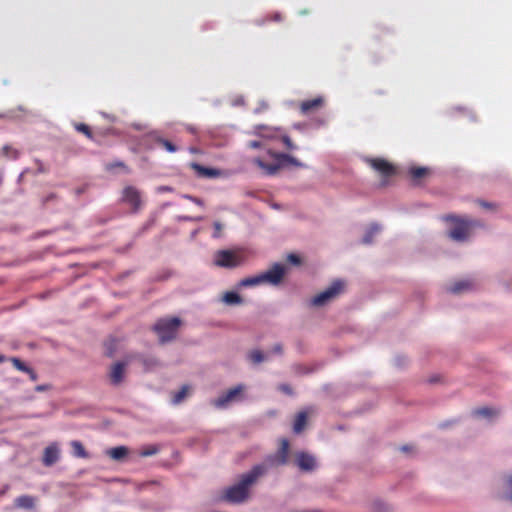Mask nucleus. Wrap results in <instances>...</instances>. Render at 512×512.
Instances as JSON below:
<instances>
[{
    "mask_svg": "<svg viewBox=\"0 0 512 512\" xmlns=\"http://www.w3.org/2000/svg\"><path fill=\"white\" fill-rule=\"evenodd\" d=\"M10 361L13 364V366L19 371L27 373L28 370L30 369L29 366H27L22 360H20L17 357H12Z\"/></svg>",
    "mask_w": 512,
    "mask_h": 512,
    "instance_id": "2f4dec72",
    "label": "nucleus"
},
{
    "mask_svg": "<svg viewBox=\"0 0 512 512\" xmlns=\"http://www.w3.org/2000/svg\"><path fill=\"white\" fill-rule=\"evenodd\" d=\"M249 359L255 363V364H259L261 363L262 361H264L265 359V356L264 354L260 351V350H253L249 353Z\"/></svg>",
    "mask_w": 512,
    "mask_h": 512,
    "instance_id": "473e14b6",
    "label": "nucleus"
},
{
    "mask_svg": "<svg viewBox=\"0 0 512 512\" xmlns=\"http://www.w3.org/2000/svg\"><path fill=\"white\" fill-rule=\"evenodd\" d=\"M74 127L78 132L83 133L87 138L93 139L92 131L87 124L76 123Z\"/></svg>",
    "mask_w": 512,
    "mask_h": 512,
    "instance_id": "cd10ccee",
    "label": "nucleus"
},
{
    "mask_svg": "<svg viewBox=\"0 0 512 512\" xmlns=\"http://www.w3.org/2000/svg\"><path fill=\"white\" fill-rule=\"evenodd\" d=\"M282 142L288 150H295L297 147L293 144L291 138L287 135L282 137Z\"/></svg>",
    "mask_w": 512,
    "mask_h": 512,
    "instance_id": "c9c22d12",
    "label": "nucleus"
},
{
    "mask_svg": "<svg viewBox=\"0 0 512 512\" xmlns=\"http://www.w3.org/2000/svg\"><path fill=\"white\" fill-rule=\"evenodd\" d=\"M306 423H307L306 412H299L296 415L294 423H293V431L297 434L301 433L304 430Z\"/></svg>",
    "mask_w": 512,
    "mask_h": 512,
    "instance_id": "aec40b11",
    "label": "nucleus"
},
{
    "mask_svg": "<svg viewBox=\"0 0 512 512\" xmlns=\"http://www.w3.org/2000/svg\"><path fill=\"white\" fill-rule=\"evenodd\" d=\"M157 191L160 192V193H163V192H172L173 191V188L170 187V186H159L157 188Z\"/></svg>",
    "mask_w": 512,
    "mask_h": 512,
    "instance_id": "c03bdc74",
    "label": "nucleus"
},
{
    "mask_svg": "<svg viewBox=\"0 0 512 512\" xmlns=\"http://www.w3.org/2000/svg\"><path fill=\"white\" fill-rule=\"evenodd\" d=\"M227 305H239L243 302L241 296L233 291L226 292L222 298Z\"/></svg>",
    "mask_w": 512,
    "mask_h": 512,
    "instance_id": "412c9836",
    "label": "nucleus"
},
{
    "mask_svg": "<svg viewBox=\"0 0 512 512\" xmlns=\"http://www.w3.org/2000/svg\"><path fill=\"white\" fill-rule=\"evenodd\" d=\"M288 261L293 263V264H300L301 262V259L298 255L296 254H289L288 256Z\"/></svg>",
    "mask_w": 512,
    "mask_h": 512,
    "instance_id": "ea45409f",
    "label": "nucleus"
},
{
    "mask_svg": "<svg viewBox=\"0 0 512 512\" xmlns=\"http://www.w3.org/2000/svg\"><path fill=\"white\" fill-rule=\"evenodd\" d=\"M157 143L170 153L177 151V147L171 141H169L167 139L159 138V139H157Z\"/></svg>",
    "mask_w": 512,
    "mask_h": 512,
    "instance_id": "7c9ffc66",
    "label": "nucleus"
},
{
    "mask_svg": "<svg viewBox=\"0 0 512 512\" xmlns=\"http://www.w3.org/2000/svg\"><path fill=\"white\" fill-rule=\"evenodd\" d=\"M375 509L376 512H391V510L388 507L379 503L375 504Z\"/></svg>",
    "mask_w": 512,
    "mask_h": 512,
    "instance_id": "a19ab883",
    "label": "nucleus"
},
{
    "mask_svg": "<svg viewBox=\"0 0 512 512\" xmlns=\"http://www.w3.org/2000/svg\"><path fill=\"white\" fill-rule=\"evenodd\" d=\"M129 453V449L125 446H117L107 451V455L116 461L123 460Z\"/></svg>",
    "mask_w": 512,
    "mask_h": 512,
    "instance_id": "f3484780",
    "label": "nucleus"
},
{
    "mask_svg": "<svg viewBox=\"0 0 512 512\" xmlns=\"http://www.w3.org/2000/svg\"><path fill=\"white\" fill-rule=\"evenodd\" d=\"M190 152L191 153H198V149L197 148H190Z\"/></svg>",
    "mask_w": 512,
    "mask_h": 512,
    "instance_id": "4d7b16f0",
    "label": "nucleus"
},
{
    "mask_svg": "<svg viewBox=\"0 0 512 512\" xmlns=\"http://www.w3.org/2000/svg\"><path fill=\"white\" fill-rule=\"evenodd\" d=\"M214 264L222 268H235L244 261L242 254L235 250H219L214 255Z\"/></svg>",
    "mask_w": 512,
    "mask_h": 512,
    "instance_id": "39448f33",
    "label": "nucleus"
},
{
    "mask_svg": "<svg viewBox=\"0 0 512 512\" xmlns=\"http://www.w3.org/2000/svg\"><path fill=\"white\" fill-rule=\"evenodd\" d=\"M428 173V169L424 167H413L410 169V175L414 179H420Z\"/></svg>",
    "mask_w": 512,
    "mask_h": 512,
    "instance_id": "c756f323",
    "label": "nucleus"
},
{
    "mask_svg": "<svg viewBox=\"0 0 512 512\" xmlns=\"http://www.w3.org/2000/svg\"><path fill=\"white\" fill-rule=\"evenodd\" d=\"M7 489H8V487H5L3 490H1V491H0V496H1V495H4Z\"/></svg>",
    "mask_w": 512,
    "mask_h": 512,
    "instance_id": "13d9d810",
    "label": "nucleus"
},
{
    "mask_svg": "<svg viewBox=\"0 0 512 512\" xmlns=\"http://www.w3.org/2000/svg\"><path fill=\"white\" fill-rule=\"evenodd\" d=\"M189 391H190V386L183 385L179 391L173 393L172 403L174 405L180 404L187 397Z\"/></svg>",
    "mask_w": 512,
    "mask_h": 512,
    "instance_id": "5701e85b",
    "label": "nucleus"
},
{
    "mask_svg": "<svg viewBox=\"0 0 512 512\" xmlns=\"http://www.w3.org/2000/svg\"><path fill=\"white\" fill-rule=\"evenodd\" d=\"M115 168H121V169L125 170L126 172H129V169L127 168L125 163L122 161H114V162L107 163L105 165V169L107 171H113Z\"/></svg>",
    "mask_w": 512,
    "mask_h": 512,
    "instance_id": "72a5a7b5",
    "label": "nucleus"
},
{
    "mask_svg": "<svg viewBox=\"0 0 512 512\" xmlns=\"http://www.w3.org/2000/svg\"><path fill=\"white\" fill-rule=\"evenodd\" d=\"M60 457V450L56 443L47 446L43 453L42 462L45 466L49 467L55 464Z\"/></svg>",
    "mask_w": 512,
    "mask_h": 512,
    "instance_id": "2eb2a0df",
    "label": "nucleus"
},
{
    "mask_svg": "<svg viewBox=\"0 0 512 512\" xmlns=\"http://www.w3.org/2000/svg\"><path fill=\"white\" fill-rule=\"evenodd\" d=\"M113 352H114L113 348L109 347V348H108V355H109V356H112V355H113Z\"/></svg>",
    "mask_w": 512,
    "mask_h": 512,
    "instance_id": "864d4df0",
    "label": "nucleus"
},
{
    "mask_svg": "<svg viewBox=\"0 0 512 512\" xmlns=\"http://www.w3.org/2000/svg\"><path fill=\"white\" fill-rule=\"evenodd\" d=\"M282 351H283V348L280 343L275 344L272 348V352L275 354H282Z\"/></svg>",
    "mask_w": 512,
    "mask_h": 512,
    "instance_id": "79ce46f5",
    "label": "nucleus"
},
{
    "mask_svg": "<svg viewBox=\"0 0 512 512\" xmlns=\"http://www.w3.org/2000/svg\"><path fill=\"white\" fill-rule=\"evenodd\" d=\"M159 452V448L158 446L156 445H149V446H146L144 448H142L139 452V455L141 457H148V456H152V455H155Z\"/></svg>",
    "mask_w": 512,
    "mask_h": 512,
    "instance_id": "bb28decb",
    "label": "nucleus"
},
{
    "mask_svg": "<svg viewBox=\"0 0 512 512\" xmlns=\"http://www.w3.org/2000/svg\"><path fill=\"white\" fill-rule=\"evenodd\" d=\"M343 290L344 282L341 280H335L327 289L314 296L310 300V305L315 307L323 306L336 298Z\"/></svg>",
    "mask_w": 512,
    "mask_h": 512,
    "instance_id": "423d86ee",
    "label": "nucleus"
},
{
    "mask_svg": "<svg viewBox=\"0 0 512 512\" xmlns=\"http://www.w3.org/2000/svg\"><path fill=\"white\" fill-rule=\"evenodd\" d=\"M278 389L288 395H292L293 394V390L292 388L290 387V385L288 384H280L278 386Z\"/></svg>",
    "mask_w": 512,
    "mask_h": 512,
    "instance_id": "4c0bfd02",
    "label": "nucleus"
},
{
    "mask_svg": "<svg viewBox=\"0 0 512 512\" xmlns=\"http://www.w3.org/2000/svg\"><path fill=\"white\" fill-rule=\"evenodd\" d=\"M272 19L275 20V21H281L282 20V15L280 13H275L273 15Z\"/></svg>",
    "mask_w": 512,
    "mask_h": 512,
    "instance_id": "8fccbe9b",
    "label": "nucleus"
},
{
    "mask_svg": "<svg viewBox=\"0 0 512 512\" xmlns=\"http://www.w3.org/2000/svg\"><path fill=\"white\" fill-rule=\"evenodd\" d=\"M324 106V98L317 96L313 99L304 100L299 103V110L301 114L308 115L310 113L320 110Z\"/></svg>",
    "mask_w": 512,
    "mask_h": 512,
    "instance_id": "9b49d317",
    "label": "nucleus"
},
{
    "mask_svg": "<svg viewBox=\"0 0 512 512\" xmlns=\"http://www.w3.org/2000/svg\"><path fill=\"white\" fill-rule=\"evenodd\" d=\"M381 230V227L378 224H371L369 228L367 229L364 237H363V243L365 244H371L373 241V237L379 233Z\"/></svg>",
    "mask_w": 512,
    "mask_h": 512,
    "instance_id": "b1692460",
    "label": "nucleus"
},
{
    "mask_svg": "<svg viewBox=\"0 0 512 512\" xmlns=\"http://www.w3.org/2000/svg\"><path fill=\"white\" fill-rule=\"evenodd\" d=\"M509 498H510V500L512 501V491H511V494H510Z\"/></svg>",
    "mask_w": 512,
    "mask_h": 512,
    "instance_id": "052dcab7",
    "label": "nucleus"
},
{
    "mask_svg": "<svg viewBox=\"0 0 512 512\" xmlns=\"http://www.w3.org/2000/svg\"><path fill=\"white\" fill-rule=\"evenodd\" d=\"M181 321L177 317L170 319H159L154 325V331L157 333L161 343L173 340L176 335Z\"/></svg>",
    "mask_w": 512,
    "mask_h": 512,
    "instance_id": "20e7f679",
    "label": "nucleus"
},
{
    "mask_svg": "<svg viewBox=\"0 0 512 512\" xmlns=\"http://www.w3.org/2000/svg\"><path fill=\"white\" fill-rule=\"evenodd\" d=\"M6 360V357L4 355H0V363H3Z\"/></svg>",
    "mask_w": 512,
    "mask_h": 512,
    "instance_id": "6e6d98bb",
    "label": "nucleus"
},
{
    "mask_svg": "<svg viewBox=\"0 0 512 512\" xmlns=\"http://www.w3.org/2000/svg\"><path fill=\"white\" fill-rule=\"evenodd\" d=\"M189 167L199 178H217L222 175L221 170L211 167H204L196 162H191Z\"/></svg>",
    "mask_w": 512,
    "mask_h": 512,
    "instance_id": "ddd939ff",
    "label": "nucleus"
},
{
    "mask_svg": "<svg viewBox=\"0 0 512 512\" xmlns=\"http://www.w3.org/2000/svg\"><path fill=\"white\" fill-rule=\"evenodd\" d=\"M72 453L77 458H89L88 452L85 450L83 444L78 440H73L71 443Z\"/></svg>",
    "mask_w": 512,
    "mask_h": 512,
    "instance_id": "6ab92c4d",
    "label": "nucleus"
},
{
    "mask_svg": "<svg viewBox=\"0 0 512 512\" xmlns=\"http://www.w3.org/2000/svg\"><path fill=\"white\" fill-rule=\"evenodd\" d=\"M125 367L126 363L124 362H117L112 365L109 378L113 385H118L123 381L125 376Z\"/></svg>",
    "mask_w": 512,
    "mask_h": 512,
    "instance_id": "dca6fc26",
    "label": "nucleus"
},
{
    "mask_svg": "<svg viewBox=\"0 0 512 512\" xmlns=\"http://www.w3.org/2000/svg\"><path fill=\"white\" fill-rule=\"evenodd\" d=\"M15 506L22 509H32L35 506V498L30 495H22L15 499Z\"/></svg>",
    "mask_w": 512,
    "mask_h": 512,
    "instance_id": "a211bd4d",
    "label": "nucleus"
},
{
    "mask_svg": "<svg viewBox=\"0 0 512 512\" xmlns=\"http://www.w3.org/2000/svg\"><path fill=\"white\" fill-rule=\"evenodd\" d=\"M295 463L300 470L306 472L312 471L316 468V459L306 452L296 453Z\"/></svg>",
    "mask_w": 512,
    "mask_h": 512,
    "instance_id": "f8f14e48",
    "label": "nucleus"
},
{
    "mask_svg": "<svg viewBox=\"0 0 512 512\" xmlns=\"http://www.w3.org/2000/svg\"><path fill=\"white\" fill-rule=\"evenodd\" d=\"M183 198L195 203L196 205L198 206H204V202L202 199L198 198V197H195V196H192V195H188V194H184L182 195Z\"/></svg>",
    "mask_w": 512,
    "mask_h": 512,
    "instance_id": "e433bc0d",
    "label": "nucleus"
},
{
    "mask_svg": "<svg viewBox=\"0 0 512 512\" xmlns=\"http://www.w3.org/2000/svg\"><path fill=\"white\" fill-rule=\"evenodd\" d=\"M184 220H194V218L191 217H184ZM201 218H195V220H200Z\"/></svg>",
    "mask_w": 512,
    "mask_h": 512,
    "instance_id": "5fc2aeb1",
    "label": "nucleus"
},
{
    "mask_svg": "<svg viewBox=\"0 0 512 512\" xmlns=\"http://www.w3.org/2000/svg\"><path fill=\"white\" fill-rule=\"evenodd\" d=\"M508 482H509L510 488L512 489V476L509 478Z\"/></svg>",
    "mask_w": 512,
    "mask_h": 512,
    "instance_id": "bf43d9fd",
    "label": "nucleus"
},
{
    "mask_svg": "<svg viewBox=\"0 0 512 512\" xmlns=\"http://www.w3.org/2000/svg\"><path fill=\"white\" fill-rule=\"evenodd\" d=\"M443 219L454 223L453 228L448 233L451 239L463 242L469 238L471 228L474 224L472 221H468L455 215H446Z\"/></svg>",
    "mask_w": 512,
    "mask_h": 512,
    "instance_id": "7ed1b4c3",
    "label": "nucleus"
},
{
    "mask_svg": "<svg viewBox=\"0 0 512 512\" xmlns=\"http://www.w3.org/2000/svg\"><path fill=\"white\" fill-rule=\"evenodd\" d=\"M261 146H262V144L260 141H250L248 143V147L253 148V149L260 148Z\"/></svg>",
    "mask_w": 512,
    "mask_h": 512,
    "instance_id": "a18cd8bd",
    "label": "nucleus"
},
{
    "mask_svg": "<svg viewBox=\"0 0 512 512\" xmlns=\"http://www.w3.org/2000/svg\"><path fill=\"white\" fill-rule=\"evenodd\" d=\"M263 130H269V128L267 126H264V125H258V126H255V133L258 134V135H261V136H270L269 134H265L264 132H262Z\"/></svg>",
    "mask_w": 512,
    "mask_h": 512,
    "instance_id": "58836bf2",
    "label": "nucleus"
},
{
    "mask_svg": "<svg viewBox=\"0 0 512 512\" xmlns=\"http://www.w3.org/2000/svg\"><path fill=\"white\" fill-rule=\"evenodd\" d=\"M143 364L147 367V369L151 368L152 366H155L157 364V361L155 359L151 360H144Z\"/></svg>",
    "mask_w": 512,
    "mask_h": 512,
    "instance_id": "37998d69",
    "label": "nucleus"
},
{
    "mask_svg": "<svg viewBox=\"0 0 512 512\" xmlns=\"http://www.w3.org/2000/svg\"><path fill=\"white\" fill-rule=\"evenodd\" d=\"M284 273L285 267L282 264L276 263L271 267V269L262 273L261 275L264 283L277 285L282 281Z\"/></svg>",
    "mask_w": 512,
    "mask_h": 512,
    "instance_id": "9d476101",
    "label": "nucleus"
},
{
    "mask_svg": "<svg viewBox=\"0 0 512 512\" xmlns=\"http://www.w3.org/2000/svg\"><path fill=\"white\" fill-rule=\"evenodd\" d=\"M186 130L188 132H190L191 134H196L197 133V128L192 126V125H186Z\"/></svg>",
    "mask_w": 512,
    "mask_h": 512,
    "instance_id": "de8ad7c7",
    "label": "nucleus"
},
{
    "mask_svg": "<svg viewBox=\"0 0 512 512\" xmlns=\"http://www.w3.org/2000/svg\"><path fill=\"white\" fill-rule=\"evenodd\" d=\"M266 473L264 465H255L248 473L241 476L240 481L229 487L225 493V500L233 503H241L245 501L249 494V487L256 480Z\"/></svg>",
    "mask_w": 512,
    "mask_h": 512,
    "instance_id": "f257e3e1",
    "label": "nucleus"
},
{
    "mask_svg": "<svg viewBox=\"0 0 512 512\" xmlns=\"http://www.w3.org/2000/svg\"><path fill=\"white\" fill-rule=\"evenodd\" d=\"M36 390L37 391H44L45 390V386H43V385L37 386Z\"/></svg>",
    "mask_w": 512,
    "mask_h": 512,
    "instance_id": "3c124183",
    "label": "nucleus"
},
{
    "mask_svg": "<svg viewBox=\"0 0 512 512\" xmlns=\"http://www.w3.org/2000/svg\"><path fill=\"white\" fill-rule=\"evenodd\" d=\"M122 202L130 205L133 212H137L141 207V193L134 186H126L122 191Z\"/></svg>",
    "mask_w": 512,
    "mask_h": 512,
    "instance_id": "6e6552de",
    "label": "nucleus"
},
{
    "mask_svg": "<svg viewBox=\"0 0 512 512\" xmlns=\"http://www.w3.org/2000/svg\"><path fill=\"white\" fill-rule=\"evenodd\" d=\"M272 157V162H266L264 159L257 157L253 160L254 164H256L264 174L268 176L275 175L282 167L286 165H294L297 167H303V163H301L295 157L285 154V153H269Z\"/></svg>",
    "mask_w": 512,
    "mask_h": 512,
    "instance_id": "f03ea898",
    "label": "nucleus"
},
{
    "mask_svg": "<svg viewBox=\"0 0 512 512\" xmlns=\"http://www.w3.org/2000/svg\"><path fill=\"white\" fill-rule=\"evenodd\" d=\"M27 374L29 375V377H30V379H31L32 381H36V380H37V378H38L37 374L35 373V371H34L32 368H30V369L28 370Z\"/></svg>",
    "mask_w": 512,
    "mask_h": 512,
    "instance_id": "49530a36",
    "label": "nucleus"
},
{
    "mask_svg": "<svg viewBox=\"0 0 512 512\" xmlns=\"http://www.w3.org/2000/svg\"><path fill=\"white\" fill-rule=\"evenodd\" d=\"M368 164L376 170L382 177L388 178L395 174L396 169L387 160L383 158H370L367 160Z\"/></svg>",
    "mask_w": 512,
    "mask_h": 512,
    "instance_id": "1a4fd4ad",
    "label": "nucleus"
},
{
    "mask_svg": "<svg viewBox=\"0 0 512 512\" xmlns=\"http://www.w3.org/2000/svg\"><path fill=\"white\" fill-rule=\"evenodd\" d=\"M479 204L484 207V208H491L492 207V204L490 203H487L485 201H479Z\"/></svg>",
    "mask_w": 512,
    "mask_h": 512,
    "instance_id": "09e8293b",
    "label": "nucleus"
},
{
    "mask_svg": "<svg viewBox=\"0 0 512 512\" xmlns=\"http://www.w3.org/2000/svg\"><path fill=\"white\" fill-rule=\"evenodd\" d=\"M242 392V386H236L229 389L225 394L221 395L213 401V405L217 408H224L229 402L234 400Z\"/></svg>",
    "mask_w": 512,
    "mask_h": 512,
    "instance_id": "4468645a",
    "label": "nucleus"
},
{
    "mask_svg": "<svg viewBox=\"0 0 512 512\" xmlns=\"http://www.w3.org/2000/svg\"><path fill=\"white\" fill-rule=\"evenodd\" d=\"M400 449H401V451H403V452H407V451H409V447H408V446H406V445L402 446Z\"/></svg>",
    "mask_w": 512,
    "mask_h": 512,
    "instance_id": "603ef678",
    "label": "nucleus"
},
{
    "mask_svg": "<svg viewBox=\"0 0 512 512\" xmlns=\"http://www.w3.org/2000/svg\"><path fill=\"white\" fill-rule=\"evenodd\" d=\"M263 278H262V275L259 274V275H256V276H253V277H247V278H244L240 281V286L242 287H252V286H257V285H260V284H263Z\"/></svg>",
    "mask_w": 512,
    "mask_h": 512,
    "instance_id": "393cba45",
    "label": "nucleus"
},
{
    "mask_svg": "<svg viewBox=\"0 0 512 512\" xmlns=\"http://www.w3.org/2000/svg\"><path fill=\"white\" fill-rule=\"evenodd\" d=\"M213 227H214V232L212 234V236L214 238H219L221 237L222 235V229H223V225L219 222V221H215L213 223Z\"/></svg>",
    "mask_w": 512,
    "mask_h": 512,
    "instance_id": "f704fd0d",
    "label": "nucleus"
},
{
    "mask_svg": "<svg viewBox=\"0 0 512 512\" xmlns=\"http://www.w3.org/2000/svg\"><path fill=\"white\" fill-rule=\"evenodd\" d=\"M473 415H475L477 417L490 418V417L498 415V411L493 408H490V407H482V408L475 409L473 411Z\"/></svg>",
    "mask_w": 512,
    "mask_h": 512,
    "instance_id": "a878e982",
    "label": "nucleus"
},
{
    "mask_svg": "<svg viewBox=\"0 0 512 512\" xmlns=\"http://www.w3.org/2000/svg\"><path fill=\"white\" fill-rule=\"evenodd\" d=\"M2 153L4 156L12 159H16L19 156L18 150L12 147L11 145H4L2 147Z\"/></svg>",
    "mask_w": 512,
    "mask_h": 512,
    "instance_id": "c85d7f7f",
    "label": "nucleus"
},
{
    "mask_svg": "<svg viewBox=\"0 0 512 512\" xmlns=\"http://www.w3.org/2000/svg\"><path fill=\"white\" fill-rule=\"evenodd\" d=\"M472 283L468 280L459 281L454 283L452 286L449 287V291L453 294L462 293L464 291H467L471 288Z\"/></svg>",
    "mask_w": 512,
    "mask_h": 512,
    "instance_id": "4be33fe9",
    "label": "nucleus"
},
{
    "mask_svg": "<svg viewBox=\"0 0 512 512\" xmlns=\"http://www.w3.org/2000/svg\"><path fill=\"white\" fill-rule=\"evenodd\" d=\"M289 450L290 444L288 439L282 438L278 451L275 454L268 455L261 465H264L266 470L270 467L286 465L288 463Z\"/></svg>",
    "mask_w": 512,
    "mask_h": 512,
    "instance_id": "0eeeda50",
    "label": "nucleus"
}]
</instances>
